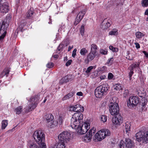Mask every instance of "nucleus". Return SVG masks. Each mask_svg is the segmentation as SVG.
<instances>
[{
  "mask_svg": "<svg viewBox=\"0 0 148 148\" xmlns=\"http://www.w3.org/2000/svg\"><path fill=\"white\" fill-rule=\"evenodd\" d=\"M70 109L71 111L79 112L74 113L71 119V126L76 130L78 134L82 135L85 134L90 127L89 123H85L84 127L83 126V115L81 112L84 111V107L77 104L71 106Z\"/></svg>",
  "mask_w": 148,
  "mask_h": 148,
  "instance_id": "nucleus-1",
  "label": "nucleus"
},
{
  "mask_svg": "<svg viewBox=\"0 0 148 148\" xmlns=\"http://www.w3.org/2000/svg\"><path fill=\"white\" fill-rule=\"evenodd\" d=\"M33 137L38 144L42 145L44 148L47 147L45 141V134L41 130H36L35 131L33 135Z\"/></svg>",
  "mask_w": 148,
  "mask_h": 148,
  "instance_id": "nucleus-2",
  "label": "nucleus"
},
{
  "mask_svg": "<svg viewBox=\"0 0 148 148\" xmlns=\"http://www.w3.org/2000/svg\"><path fill=\"white\" fill-rule=\"evenodd\" d=\"M108 85H103L97 87L95 91V94L97 98H101L106 95L109 89Z\"/></svg>",
  "mask_w": 148,
  "mask_h": 148,
  "instance_id": "nucleus-3",
  "label": "nucleus"
},
{
  "mask_svg": "<svg viewBox=\"0 0 148 148\" xmlns=\"http://www.w3.org/2000/svg\"><path fill=\"white\" fill-rule=\"evenodd\" d=\"M109 110L112 115H115L119 114V108L118 104L116 102L111 103L109 105Z\"/></svg>",
  "mask_w": 148,
  "mask_h": 148,
  "instance_id": "nucleus-4",
  "label": "nucleus"
},
{
  "mask_svg": "<svg viewBox=\"0 0 148 148\" xmlns=\"http://www.w3.org/2000/svg\"><path fill=\"white\" fill-rule=\"evenodd\" d=\"M71 134L67 131H64L58 136L59 141L64 143H67L71 138Z\"/></svg>",
  "mask_w": 148,
  "mask_h": 148,
  "instance_id": "nucleus-5",
  "label": "nucleus"
},
{
  "mask_svg": "<svg viewBox=\"0 0 148 148\" xmlns=\"http://www.w3.org/2000/svg\"><path fill=\"white\" fill-rule=\"evenodd\" d=\"M139 98L137 96L130 97L127 101V105L130 108L136 107L139 102Z\"/></svg>",
  "mask_w": 148,
  "mask_h": 148,
  "instance_id": "nucleus-6",
  "label": "nucleus"
},
{
  "mask_svg": "<svg viewBox=\"0 0 148 148\" xmlns=\"http://www.w3.org/2000/svg\"><path fill=\"white\" fill-rule=\"evenodd\" d=\"M133 145V142L129 138H125V142L121 140L119 145L120 148H131Z\"/></svg>",
  "mask_w": 148,
  "mask_h": 148,
  "instance_id": "nucleus-7",
  "label": "nucleus"
},
{
  "mask_svg": "<svg viewBox=\"0 0 148 148\" xmlns=\"http://www.w3.org/2000/svg\"><path fill=\"white\" fill-rule=\"evenodd\" d=\"M86 12V10L84 9L80 12L77 15L74 23V25H76L78 24L83 19L84 15Z\"/></svg>",
  "mask_w": 148,
  "mask_h": 148,
  "instance_id": "nucleus-8",
  "label": "nucleus"
},
{
  "mask_svg": "<svg viewBox=\"0 0 148 148\" xmlns=\"http://www.w3.org/2000/svg\"><path fill=\"white\" fill-rule=\"evenodd\" d=\"M112 119L113 123L115 125H120L122 122L123 119L120 114L115 115Z\"/></svg>",
  "mask_w": 148,
  "mask_h": 148,
  "instance_id": "nucleus-9",
  "label": "nucleus"
},
{
  "mask_svg": "<svg viewBox=\"0 0 148 148\" xmlns=\"http://www.w3.org/2000/svg\"><path fill=\"white\" fill-rule=\"evenodd\" d=\"M110 20L105 19L101 24V27L103 29H107L111 25Z\"/></svg>",
  "mask_w": 148,
  "mask_h": 148,
  "instance_id": "nucleus-10",
  "label": "nucleus"
},
{
  "mask_svg": "<svg viewBox=\"0 0 148 148\" xmlns=\"http://www.w3.org/2000/svg\"><path fill=\"white\" fill-rule=\"evenodd\" d=\"M96 54L90 52L87 57V59L85 60L84 62L86 64H88L89 62L95 58Z\"/></svg>",
  "mask_w": 148,
  "mask_h": 148,
  "instance_id": "nucleus-11",
  "label": "nucleus"
},
{
  "mask_svg": "<svg viewBox=\"0 0 148 148\" xmlns=\"http://www.w3.org/2000/svg\"><path fill=\"white\" fill-rule=\"evenodd\" d=\"M9 7L6 4L3 3L1 4L0 5V11L1 12L6 13L8 12Z\"/></svg>",
  "mask_w": 148,
  "mask_h": 148,
  "instance_id": "nucleus-12",
  "label": "nucleus"
},
{
  "mask_svg": "<svg viewBox=\"0 0 148 148\" xmlns=\"http://www.w3.org/2000/svg\"><path fill=\"white\" fill-rule=\"evenodd\" d=\"M45 119L47 122H51L52 124L53 122L54 121H53V120H54L53 116L51 114H47L45 116Z\"/></svg>",
  "mask_w": 148,
  "mask_h": 148,
  "instance_id": "nucleus-13",
  "label": "nucleus"
},
{
  "mask_svg": "<svg viewBox=\"0 0 148 148\" xmlns=\"http://www.w3.org/2000/svg\"><path fill=\"white\" fill-rule=\"evenodd\" d=\"M39 145V146H38L37 144H36V143L32 142H29L28 144V147H29V148H44L43 146H42V145L41 144H38ZM45 148H47V147H45Z\"/></svg>",
  "mask_w": 148,
  "mask_h": 148,
  "instance_id": "nucleus-14",
  "label": "nucleus"
},
{
  "mask_svg": "<svg viewBox=\"0 0 148 148\" xmlns=\"http://www.w3.org/2000/svg\"><path fill=\"white\" fill-rule=\"evenodd\" d=\"M101 132L100 130L97 132L94 136V139L95 140H96V141L97 140V141H100L104 139L103 135L102 136H100L101 134Z\"/></svg>",
  "mask_w": 148,
  "mask_h": 148,
  "instance_id": "nucleus-15",
  "label": "nucleus"
},
{
  "mask_svg": "<svg viewBox=\"0 0 148 148\" xmlns=\"http://www.w3.org/2000/svg\"><path fill=\"white\" fill-rule=\"evenodd\" d=\"M100 131L102 133L100 136H102L103 135L104 138L106 136H109L111 134L110 132L108 129H102Z\"/></svg>",
  "mask_w": 148,
  "mask_h": 148,
  "instance_id": "nucleus-16",
  "label": "nucleus"
},
{
  "mask_svg": "<svg viewBox=\"0 0 148 148\" xmlns=\"http://www.w3.org/2000/svg\"><path fill=\"white\" fill-rule=\"evenodd\" d=\"M143 134L140 131L136 134V140L138 142H140L141 140H143Z\"/></svg>",
  "mask_w": 148,
  "mask_h": 148,
  "instance_id": "nucleus-17",
  "label": "nucleus"
},
{
  "mask_svg": "<svg viewBox=\"0 0 148 148\" xmlns=\"http://www.w3.org/2000/svg\"><path fill=\"white\" fill-rule=\"evenodd\" d=\"M9 72L10 70L8 68L5 69L0 75V78H2L5 75L7 77H8Z\"/></svg>",
  "mask_w": 148,
  "mask_h": 148,
  "instance_id": "nucleus-18",
  "label": "nucleus"
},
{
  "mask_svg": "<svg viewBox=\"0 0 148 148\" xmlns=\"http://www.w3.org/2000/svg\"><path fill=\"white\" fill-rule=\"evenodd\" d=\"M74 93L72 92H69L68 94L64 96L62 99L63 101L69 99L70 98L73 97Z\"/></svg>",
  "mask_w": 148,
  "mask_h": 148,
  "instance_id": "nucleus-19",
  "label": "nucleus"
},
{
  "mask_svg": "<svg viewBox=\"0 0 148 148\" xmlns=\"http://www.w3.org/2000/svg\"><path fill=\"white\" fill-rule=\"evenodd\" d=\"M39 95H36L34 97L30 98L29 101L31 102H34V103H37L39 102Z\"/></svg>",
  "mask_w": 148,
  "mask_h": 148,
  "instance_id": "nucleus-20",
  "label": "nucleus"
},
{
  "mask_svg": "<svg viewBox=\"0 0 148 148\" xmlns=\"http://www.w3.org/2000/svg\"><path fill=\"white\" fill-rule=\"evenodd\" d=\"M97 50V46L95 44H92L91 46L90 52L95 53Z\"/></svg>",
  "mask_w": 148,
  "mask_h": 148,
  "instance_id": "nucleus-21",
  "label": "nucleus"
},
{
  "mask_svg": "<svg viewBox=\"0 0 148 148\" xmlns=\"http://www.w3.org/2000/svg\"><path fill=\"white\" fill-rule=\"evenodd\" d=\"M63 118L62 117L60 116L59 118V119L58 120V121L57 122L56 121L55 122L53 121V122L52 125H56L58 123L59 124H61L63 122Z\"/></svg>",
  "mask_w": 148,
  "mask_h": 148,
  "instance_id": "nucleus-22",
  "label": "nucleus"
},
{
  "mask_svg": "<svg viewBox=\"0 0 148 148\" xmlns=\"http://www.w3.org/2000/svg\"><path fill=\"white\" fill-rule=\"evenodd\" d=\"M34 14V12L31 10H29L26 14V18L30 19L32 17V16Z\"/></svg>",
  "mask_w": 148,
  "mask_h": 148,
  "instance_id": "nucleus-23",
  "label": "nucleus"
},
{
  "mask_svg": "<svg viewBox=\"0 0 148 148\" xmlns=\"http://www.w3.org/2000/svg\"><path fill=\"white\" fill-rule=\"evenodd\" d=\"M135 35L137 38L141 39L145 36V34L140 32H137L135 33Z\"/></svg>",
  "mask_w": 148,
  "mask_h": 148,
  "instance_id": "nucleus-24",
  "label": "nucleus"
},
{
  "mask_svg": "<svg viewBox=\"0 0 148 148\" xmlns=\"http://www.w3.org/2000/svg\"><path fill=\"white\" fill-rule=\"evenodd\" d=\"M64 143L59 141L56 146V148H65Z\"/></svg>",
  "mask_w": 148,
  "mask_h": 148,
  "instance_id": "nucleus-25",
  "label": "nucleus"
},
{
  "mask_svg": "<svg viewBox=\"0 0 148 148\" xmlns=\"http://www.w3.org/2000/svg\"><path fill=\"white\" fill-rule=\"evenodd\" d=\"M127 56L126 58L130 60H133L134 57V55L130 53L128 51H127Z\"/></svg>",
  "mask_w": 148,
  "mask_h": 148,
  "instance_id": "nucleus-26",
  "label": "nucleus"
},
{
  "mask_svg": "<svg viewBox=\"0 0 148 148\" xmlns=\"http://www.w3.org/2000/svg\"><path fill=\"white\" fill-rule=\"evenodd\" d=\"M143 134V141L146 143H148V131L144 133Z\"/></svg>",
  "mask_w": 148,
  "mask_h": 148,
  "instance_id": "nucleus-27",
  "label": "nucleus"
},
{
  "mask_svg": "<svg viewBox=\"0 0 148 148\" xmlns=\"http://www.w3.org/2000/svg\"><path fill=\"white\" fill-rule=\"evenodd\" d=\"M95 132V128L93 127L89 130L88 133V134L90 136H91V137L92 138V136L94 134Z\"/></svg>",
  "mask_w": 148,
  "mask_h": 148,
  "instance_id": "nucleus-28",
  "label": "nucleus"
},
{
  "mask_svg": "<svg viewBox=\"0 0 148 148\" xmlns=\"http://www.w3.org/2000/svg\"><path fill=\"white\" fill-rule=\"evenodd\" d=\"M91 136H90L88 134V133L84 137V140L86 142H90L92 139Z\"/></svg>",
  "mask_w": 148,
  "mask_h": 148,
  "instance_id": "nucleus-29",
  "label": "nucleus"
},
{
  "mask_svg": "<svg viewBox=\"0 0 148 148\" xmlns=\"http://www.w3.org/2000/svg\"><path fill=\"white\" fill-rule=\"evenodd\" d=\"M22 111V107L19 106L16 108L15 110L16 114H19Z\"/></svg>",
  "mask_w": 148,
  "mask_h": 148,
  "instance_id": "nucleus-30",
  "label": "nucleus"
},
{
  "mask_svg": "<svg viewBox=\"0 0 148 148\" xmlns=\"http://www.w3.org/2000/svg\"><path fill=\"white\" fill-rule=\"evenodd\" d=\"M2 129H4L7 126L8 124V120H3L2 122Z\"/></svg>",
  "mask_w": 148,
  "mask_h": 148,
  "instance_id": "nucleus-31",
  "label": "nucleus"
},
{
  "mask_svg": "<svg viewBox=\"0 0 148 148\" xmlns=\"http://www.w3.org/2000/svg\"><path fill=\"white\" fill-rule=\"evenodd\" d=\"M37 103H32L29 106V111H32V110L34 109L37 106Z\"/></svg>",
  "mask_w": 148,
  "mask_h": 148,
  "instance_id": "nucleus-32",
  "label": "nucleus"
},
{
  "mask_svg": "<svg viewBox=\"0 0 148 148\" xmlns=\"http://www.w3.org/2000/svg\"><path fill=\"white\" fill-rule=\"evenodd\" d=\"M88 51L85 48H83L81 49L80 51V53L82 56L85 55L88 53Z\"/></svg>",
  "mask_w": 148,
  "mask_h": 148,
  "instance_id": "nucleus-33",
  "label": "nucleus"
},
{
  "mask_svg": "<svg viewBox=\"0 0 148 148\" xmlns=\"http://www.w3.org/2000/svg\"><path fill=\"white\" fill-rule=\"evenodd\" d=\"M0 33L1 34V36H3V35L5 36L6 34V30H4L3 28L1 27V25H0Z\"/></svg>",
  "mask_w": 148,
  "mask_h": 148,
  "instance_id": "nucleus-34",
  "label": "nucleus"
},
{
  "mask_svg": "<svg viewBox=\"0 0 148 148\" xmlns=\"http://www.w3.org/2000/svg\"><path fill=\"white\" fill-rule=\"evenodd\" d=\"M140 63L139 62H136L135 63H133L131 65L130 67L131 69H134L136 68H137L139 67Z\"/></svg>",
  "mask_w": 148,
  "mask_h": 148,
  "instance_id": "nucleus-35",
  "label": "nucleus"
},
{
  "mask_svg": "<svg viewBox=\"0 0 148 148\" xmlns=\"http://www.w3.org/2000/svg\"><path fill=\"white\" fill-rule=\"evenodd\" d=\"M116 29H114L109 32V34L111 35H116L118 33Z\"/></svg>",
  "mask_w": 148,
  "mask_h": 148,
  "instance_id": "nucleus-36",
  "label": "nucleus"
},
{
  "mask_svg": "<svg viewBox=\"0 0 148 148\" xmlns=\"http://www.w3.org/2000/svg\"><path fill=\"white\" fill-rule=\"evenodd\" d=\"M130 124L128 123H125V130L126 133H127L128 131L130 130Z\"/></svg>",
  "mask_w": 148,
  "mask_h": 148,
  "instance_id": "nucleus-37",
  "label": "nucleus"
},
{
  "mask_svg": "<svg viewBox=\"0 0 148 148\" xmlns=\"http://www.w3.org/2000/svg\"><path fill=\"white\" fill-rule=\"evenodd\" d=\"M69 81V79L68 77L66 76L62 78V79L60 81V83H62V82L64 83H66Z\"/></svg>",
  "mask_w": 148,
  "mask_h": 148,
  "instance_id": "nucleus-38",
  "label": "nucleus"
},
{
  "mask_svg": "<svg viewBox=\"0 0 148 148\" xmlns=\"http://www.w3.org/2000/svg\"><path fill=\"white\" fill-rule=\"evenodd\" d=\"M8 24L7 23H5L4 21L2 22L1 27L3 28L4 29V30H6L7 29V28L8 26Z\"/></svg>",
  "mask_w": 148,
  "mask_h": 148,
  "instance_id": "nucleus-39",
  "label": "nucleus"
},
{
  "mask_svg": "<svg viewBox=\"0 0 148 148\" xmlns=\"http://www.w3.org/2000/svg\"><path fill=\"white\" fill-rule=\"evenodd\" d=\"M114 89L116 90H119L122 89V87L120 84H116L114 86Z\"/></svg>",
  "mask_w": 148,
  "mask_h": 148,
  "instance_id": "nucleus-40",
  "label": "nucleus"
},
{
  "mask_svg": "<svg viewBox=\"0 0 148 148\" xmlns=\"http://www.w3.org/2000/svg\"><path fill=\"white\" fill-rule=\"evenodd\" d=\"M84 25H82L80 28V32L82 35L83 36L84 35Z\"/></svg>",
  "mask_w": 148,
  "mask_h": 148,
  "instance_id": "nucleus-41",
  "label": "nucleus"
},
{
  "mask_svg": "<svg viewBox=\"0 0 148 148\" xmlns=\"http://www.w3.org/2000/svg\"><path fill=\"white\" fill-rule=\"evenodd\" d=\"M109 49L114 52H117L118 51V49L116 47H114L112 46H110L109 47Z\"/></svg>",
  "mask_w": 148,
  "mask_h": 148,
  "instance_id": "nucleus-42",
  "label": "nucleus"
},
{
  "mask_svg": "<svg viewBox=\"0 0 148 148\" xmlns=\"http://www.w3.org/2000/svg\"><path fill=\"white\" fill-rule=\"evenodd\" d=\"M64 47V45L62 44H60L58 46L57 48V52H58V51H62L63 50V48Z\"/></svg>",
  "mask_w": 148,
  "mask_h": 148,
  "instance_id": "nucleus-43",
  "label": "nucleus"
},
{
  "mask_svg": "<svg viewBox=\"0 0 148 148\" xmlns=\"http://www.w3.org/2000/svg\"><path fill=\"white\" fill-rule=\"evenodd\" d=\"M107 119V116L105 115H102L101 117V121L104 123L106 121Z\"/></svg>",
  "mask_w": 148,
  "mask_h": 148,
  "instance_id": "nucleus-44",
  "label": "nucleus"
},
{
  "mask_svg": "<svg viewBox=\"0 0 148 148\" xmlns=\"http://www.w3.org/2000/svg\"><path fill=\"white\" fill-rule=\"evenodd\" d=\"M26 23L24 22V21L21 23V24L19 25V29H20L21 32L23 31V26H25L26 24Z\"/></svg>",
  "mask_w": 148,
  "mask_h": 148,
  "instance_id": "nucleus-45",
  "label": "nucleus"
},
{
  "mask_svg": "<svg viewBox=\"0 0 148 148\" xmlns=\"http://www.w3.org/2000/svg\"><path fill=\"white\" fill-rule=\"evenodd\" d=\"M142 5L143 6H148V0H143L142 1Z\"/></svg>",
  "mask_w": 148,
  "mask_h": 148,
  "instance_id": "nucleus-46",
  "label": "nucleus"
},
{
  "mask_svg": "<svg viewBox=\"0 0 148 148\" xmlns=\"http://www.w3.org/2000/svg\"><path fill=\"white\" fill-rule=\"evenodd\" d=\"M5 37V36H0V47L3 45V42L4 39Z\"/></svg>",
  "mask_w": 148,
  "mask_h": 148,
  "instance_id": "nucleus-47",
  "label": "nucleus"
},
{
  "mask_svg": "<svg viewBox=\"0 0 148 148\" xmlns=\"http://www.w3.org/2000/svg\"><path fill=\"white\" fill-rule=\"evenodd\" d=\"M100 52L102 54L106 55L107 54L108 51L106 49H100Z\"/></svg>",
  "mask_w": 148,
  "mask_h": 148,
  "instance_id": "nucleus-48",
  "label": "nucleus"
},
{
  "mask_svg": "<svg viewBox=\"0 0 148 148\" xmlns=\"http://www.w3.org/2000/svg\"><path fill=\"white\" fill-rule=\"evenodd\" d=\"M134 73V70L132 69H130V72L129 73V76L130 79H131V77Z\"/></svg>",
  "mask_w": 148,
  "mask_h": 148,
  "instance_id": "nucleus-49",
  "label": "nucleus"
},
{
  "mask_svg": "<svg viewBox=\"0 0 148 148\" xmlns=\"http://www.w3.org/2000/svg\"><path fill=\"white\" fill-rule=\"evenodd\" d=\"M54 66V64L52 62L48 63L47 65V67L51 68H52Z\"/></svg>",
  "mask_w": 148,
  "mask_h": 148,
  "instance_id": "nucleus-50",
  "label": "nucleus"
},
{
  "mask_svg": "<svg viewBox=\"0 0 148 148\" xmlns=\"http://www.w3.org/2000/svg\"><path fill=\"white\" fill-rule=\"evenodd\" d=\"M93 68V66H91L88 67L87 70L86 71V73H90L91 71V70Z\"/></svg>",
  "mask_w": 148,
  "mask_h": 148,
  "instance_id": "nucleus-51",
  "label": "nucleus"
},
{
  "mask_svg": "<svg viewBox=\"0 0 148 148\" xmlns=\"http://www.w3.org/2000/svg\"><path fill=\"white\" fill-rule=\"evenodd\" d=\"M129 95L128 90H125L124 92L123 96L125 97H126Z\"/></svg>",
  "mask_w": 148,
  "mask_h": 148,
  "instance_id": "nucleus-52",
  "label": "nucleus"
},
{
  "mask_svg": "<svg viewBox=\"0 0 148 148\" xmlns=\"http://www.w3.org/2000/svg\"><path fill=\"white\" fill-rule=\"evenodd\" d=\"M113 60L114 59L112 58L108 59L107 62V64L109 65H111L112 64Z\"/></svg>",
  "mask_w": 148,
  "mask_h": 148,
  "instance_id": "nucleus-53",
  "label": "nucleus"
},
{
  "mask_svg": "<svg viewBox=\"0 0 148 148\" xmlns=\"http://www.w3.org/2000/svg\"><path fill=\"white\" fill-rule=\"evenodd\" d=\"M113 77V75L111 73H108V78L109 79H111Z\"/></svg>",
  "mask_w": 148,
  "mask_h": 148,
  "instance_id": "nucleus-54",
  "label": "nucleus"
},
{
  "mask_svg": "<svg viewBox=\"0 0 148 148\" xmlns=\"http://www.w3.org/2000/svg\"><path fill=\"white\" fill-rule=\"evenodd\" d=\"M72 62V60H69L66 63V66H67L70 65Z\"/></svg>",
  "mask_w": 148,
  "mask_h": 148,
  "instance_id": "nucleus-55",
  "label": "nucleus"
},
{
  "mask_svg": "<svg viewBox=\"0 0 148 148\" xmlns=\"http://www.w3.org/2000/svg\"><path fill=\"white\" fill-rule=\"evenodd\" d=\"M77 51V49H75L73 51L72 56L73 57L75 58V56L76 55V52Z\"/></svg>",
  "mask_w": 148,
  "mask_h": 148,
  "instance_id": "nucleus-56",
  "label": "nucleus"
},
{
  "mask_svg": "<svg viewBox=\"0 0 148 148\" xmlns=\"http://www.w3.org/2000/svg\"><path fill=\"white\" fill-rule=\"evenodd\" d=\"M142 52L144 54L145 57L146 58H148V52L147 53L145 51H143Z\"/></svg>",
  "mask_w": 148,
  "mask_h": 148,
  "instance_id": "nucleus-57",
  "label": "nucleus"
},
{
  "mask_svg": "<svg viewBox=\"0 0 148 148\" xmlns=\"http://www.w3.org/2000/svg\"><path fill=\"white\" fill-rule=\"evenodd\" d=\"M135 44L136 45V47L137 49H138L140 48V45L139 43H138L137 42H135Z\"/></svg>",
  "mask_w": 148,
  "mask_h": 148,
  "instance_id": "nucleus-58",
  "label": "nucleus"
},
{
  "mask_svg": "<svg viewBox=\"0 0 148 148\" xmlns=\"http://www.w3.org/2000/svg\"><path fill=\"white\" fill-rule=\"evenodd\" d=\"M147 99H145L144 100V102H142V106H145V105L147 103Z\"/></svg>",
  "mask_w": 148,
  "mask_h": 148,
  "instance_id": "nucleus-59",
  "label": "nucleus"
},
{
  "mask_svg": "<svg viewBox=\"0 0 148 148\" xmlns=\"http://www.w3.org/2000/svg\"><path fill=\"white\" fill-rule=\"evenodd\" d=\"M77 95L79 96H82L83 95V93L81 92H78L77 93Z\"/></svg>",
  "mask_w": 148,
  "mask_h": 148,
  "instance_id": "nucleus-60",
  "label": "nucleus"
},
{
  "mask_svg": "<svg viewBox=\"0 0 148 148\" xmlns=\"http://www.w3.org/2000/svg\"><path fill=\"white\" fill-rule=\"evenodd\" d=\"M52 57H53L54 58L57 59L59 57V56L58 54H56L53 55Z\"/></svg>",
  "mask_w": 148,
  "mask_h": 148,
  "instance_id": "nucleus-61",
  "label": "nucleus"
},
{
  "mask_svg": "<svg viewBox=\"0 0 148 148\" xmlns=\"http://www.w3.org/2000/svg\"><path fill=\"white\" fill-rule=\"evenodd\" d=\"M106 77V76L105 75H101L100 77V79L101 80L104 79Z\"/></svg>",
  "mask_w": 148,
  "mask_h": 148,
  "instance_id": "nucleus-62",
  "label": "nucleus"
},
{
  "mask_svg": "<svg viewBox=\"0 0 148 148\" xmlns=\"http://www.w3.org/2000/svg\"><path fill=\"white\" fill-rule=\"evenodd\" d=\"M73 48V46H69L68 47V51H70Z\"/></svg>",
  "mask_w": 148,
  "mask_h": 148,
  "instance_id": "nucleus-63",
  "label": "nucleus"
},
{
  "mask_svg": "<svg viewBox=\"0 0 148 148\" xmlns=\"http://www.w3.org/2000/svg\"><path fill=\"white\" fill-rule=\"evenodd\" d=\"M145 15H148V9H147L145 12Z\"/></svg>",
  "mask_w": 148,
  "mask_h": 148,
  "instance_id": "nucleus-64",
  "label": "nucleus"
}]
</instances>
